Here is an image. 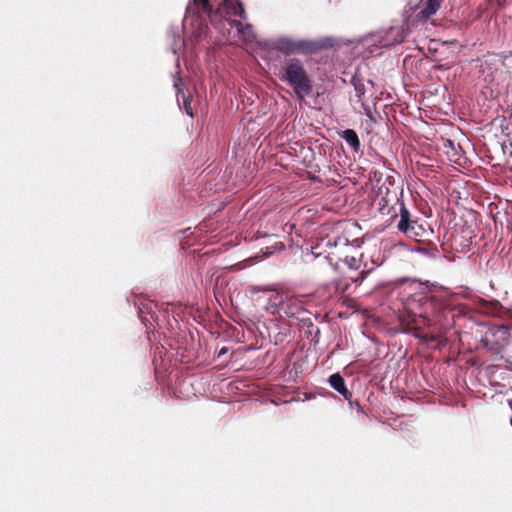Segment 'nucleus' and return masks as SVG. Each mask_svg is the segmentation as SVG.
Listing matches in <instances>:
<instances>
[{
  "label": "nucleus",
  "mask_w": 512,
  "mask_h": 512,
  "mask_svg": "<svg viewBox=\"0 0 512 512\" xmlns=\"http://www.w3.org/2000/svg\"><path fill=\"white\" fill-rule=\"evenodd\" d=\"M424 293L419 292L408 296L402 301V309L399 313V320L405 332L413 331L415 338L423 343L438 342L443 344L441 333H424L422 323L424 321Z\"/></svg>",
  "instance_id": "obj_1"
},
{
  "label": "nucleus",
  "mask_w": 512,
  "mask_h": 512,
  "mask_svg": "<svg viewBox=\"0 0 512 512\" xmlns=\"http://www.w3.org/2000/svg\"><path fill=\"white\" fill-rule=\"evenodd\" d=\"M374 189L373 205L382 215L397 218L401 204H404L402 186L396 183L393 176H387L384 180L378 179Z\"/></svg>",
  "instance_id": "obj_2"
},
{
  "label": "nucleus",
  "mask_w": 512,
  "mask_h": 512,
  "mask_svg": "<svg viewBox=\"0 0 512 512\" xmlns=\"http://www.w3.org/2000/svg\"><path fill=\"white\" fill-rule=\"evenodd\" d=\"M280 80L289 84L295 94L303 99L313 89V82L303 62L298 58H289L284 61Z\"/></svg>",
  "instance_id": "obj_3"
},
{
  "label": "nucleus",
  "mask_w": 512,
  "mask_h": 512,
  "mask_svg": "<svg viewBox=\"0 0 512 512\" xmlns=\"http://www.w3.org/2000/svg\"><path fill=\"white\" fill-rule=\"evenodd\" d=\"M424 321L422 323V330L424 328H433L436 333L441 329L443 320L450 312L446 302L438 297L424 293Z\"/></svg>",
  "instance_id": "obj_4"
},
{
  "label": "nucleus",
  "mask_w": 512,
  "mask_h": 512,
  "mask_svg": "<svg viewBox=\"0 0 512 512\" xmlns=\"http://www.w3.org/2000/svg\"><path fill=\"white\" fill-rule=\"evenodd\" d=\"M397 217V229L408 238L422 241V238L428 236L429 227L426 222L413 215L405 204H401Z\"/></svg>",
  "instance_id": "obj_5"
},
{
  "label": "nucleus",
  "mask_w": 512,
  "mask_h": 512,
  "mask_svg": "<svg viewBox=\"0 0 512 512\" xmlns=\"http://www.w3.org/2000/svg\"><path fill=\"white\" fill-rule=\"evenodd\" d=\"M335 40L330 37L320 39H298V54L311 55L330 48L334 45Z\"/></svg>",
  "instance_id": "obj_6"
},
{
  "label": "nucleus",
  "mask_w": 512,
  "mask_h": 512,
  "mask_svg": "<svg viewBox=\"0 0 512 512\" xmlns=\"http://www.w3.org/2000/svg\"><path fill=\"white\" fill-rule=\"evenodd\" d=\"M297 45L298 39L290 37H280L274 42V48L285 55L298 54Z\"/></svg>",
  "instance_id": "obj_7"
},
{
  "label": "nucleus",
  "mask_w": 512,
  "mask_h": 512,
  "mask_svg": "<svg viewBox=\"0 0 512 512\" xmlns=\"http://www.w3.org/2000/svg\"><path fill=\"white\" fill-rule=\"evenodd\" d=\"M328 381L334 390L340 393L345 400L352 404V393L347 389L344 378L339 373L332 374Z\"/></svg>",
  "instance_id": "obj_8"
},
{
  "label": "nucleus",
  "mask_w": 512,
  "mask_h": 512,
  "mask_svg": "<svg viewBox=\"0 0 512 512\" xmlns=\"http://www.w3.org/2000/svg\"><path fill=\"white\" fill-rule=\"evenodd\" d=\"M443 0H427L424 8L417 14L419 19L427 20L440 9Z\"/></svg>",
  "instance_id": "obj_9"
},
{
  "label": "nucleus",
  "mask_w": 512,
  "mask_h": 512,
  "mask_svg": "<svg viewBox=\"0 0 512 512\" xmlns=\"http://www.w3.org/2000/svg\"><path fill=\"white\" fill-rule=\"evenodd\" d=\"M227 9V14L246 19V12L240 0H223Z\"/></svg>",
  "instance_id": "obj_10"
},
{
  "label": "nucleus",
  "mask_w": 512,
  "mask_h": 512,
  "mask_svg": "<svg viewBox=\"0 0 512 512\" xmlns=\"http://www.w3.org/2000/svg\"><path fill=\"white\" fill-rule=\"evenodd\" d=\"M340 136L355 152L360 150L361 143L357 133L353 129H346L342 131Z\"/></svg>",
  "instance_id": "obj_11"
},
{
  "label": "nucleus",
  "mask_w": 512,
  "mask_h": 512,
  "mask_svg": "<svg viewBox=\"0 0 512 512\" xmlns=\"http://www.w3.org/2000/svg\"><path fill=\"white\" fill-rule=\"evenodd\" d=\"M351 83L354 87L355 94H356L357 98H359L361 100L366 93V88H365V84H364L363 80L360 77H358L357 75H354L352 77Z\"/></svg>",
  "instance_id": "obj_12"
},
{
  "label": "nucleus",
  "mask_w": 512,
  "mask_h": 512,
  "mask_svg": "<svg viewBox=\"0 0 512 512\" xmlns=\"http://www.w3.org/2000/svg\"><path fill=\"white\" fill-rule=\"evenodd\" d=\"M230 25L232 27H235L238 30L239 34L243 35L244 37L249 35L251 32V25H249V24L244 25L242 22H240L238 20H232L230 22Z\"/></svg>",
  "instance_id": "obj_13"
},
{
  "label": "nucleus",
  "mask_w": 512,
  "mask_h": 512,
  "mask_svg": "<svg viewBox=\"0 0 512 512\" xmlns=\"http://www.w3.org/2000/svg\"><path fill=\"white\" fill-rule=\"evenodd\" d=\"M388 35L395 36L394 40L390 43H401L404 40V31L402 28L393 27L389 30Z\"/></svg>",
  "instance_id": "obj_14"
},
{
  "label": "nucleus",
  "mask_w": 512,
  "mask_h": 512,
  "mask_svg": "<svg viewBox=\"0 0 512 512\" xmlns=\"http://www.w3.org/2000/svg\"><path fill=\"white\" fill-rule=\"evenodd\" d=\"M194 4L201 7V11L204 13H210L212 11L210 0H194Z\"/></svg>",
  "instance_id": "obj_15"
},
{
  "label": "nucleus",
  "mask_w": 512,
  "mask_h": 512,
  "mask_svg": "<svg viewBox=\"0 0 512 512\" xmlns=\"http://www.w3.org/2000/svg\"><path fill=\"white\" fill-rule=\"evenodd\" d=\"M299 310H300V307L296 304V302L291 301L290 303L287 304L285 313L290 317H294L297 315Z\"/></svg>",
  "instance_id": "obj_16"
},
{
  "label": "nucleus",
  "mask_w": 512,
  "mask_h": 512,
  "mask_svg": "<svg viewBox=\"0 0 512 512\" xmlns=\"http://www.w3.org/2000/svg\"><path fill=\"white\" fill-rule=\"evenodd\" d=\"M184 109L188 115L193 116V112H192V108H191V101L185 97H184Z\"/></svg>",
  "instance_id": "obj_17"
},
{
  "label": "nucleus",
  "mask_w": 512,
  "mask_h": 512,
  "mask_svg": "<svg viewBox=\"0 0 512 512\" xmlns=\"http://www.w3.org/2000/svg\"><path fill=\"white\" fill-rule=\"evenodd\" d=\"M368 272L366 271H362L361 274H360V277L356 278L354 281L357 282L359 280H363L365 278V276L367 275Z\"/></svg>",
  "instance_id": "obj_18"
},
{
  "label": "nucleus",
  "mask_w": 512,
  "mask_h": 512,
  "mask_svg": "<svg viewBox=\"0 0 512 512\" xmlns=\"http://www.w3.org/2000/svg\"><path fill=\"white\" fill-rule=\"evenodd\" d=\"M362 107L365 110V114L369 116L371 114L370 108L366 106L364 103H362Z\"/></svg>",
  "instance_id": "obj_19"
},
{
  "label": "nucleus",
  "mask_w": 512,
  "mask_h": 512,
  "mask_svg": "<svg viewBox=\"0 0 512 512\" xmlns=\"http://www.w3.org/2000/svg\"><path fill=\"white\" fill-rule=\"evenodd\" d=\"M228 351V349L226 347H223L220 349V351L218 352V356H222L224 354H226Z\"/></svg>",
  "instance_id": "obj_20"
},
{
  "label": "nucleus",
  "mask_w": 512,
  "mask_h": 512,
  "mask_svg": "<svg viewBox=\"0 0 512 512\" xmlns=\"http://www.w3.org/2000/svg\"><path fill=\"white\" fill-rule=\"evenodd\" d=\"M492 305L495 309L501 308V303L499 301H494Z\"/></svg>",
  "instance_id": "obj_21"
},
{
  "label": "nucleus",
  "mask_w": 512,
  "mask_h": 512,
  "mask_svg": "<svg viewBox=\"0 0 512 512\" xmlns=\"http://www.w3.org/2000/svg\"><path fill=\"white\" fill-rule=\"evenodd\" d=\"M357 263V260L355 258H351V261L349 262L350 267H354Z\"/></svg>",
  "instance_id": "obj_22"
},
{
  "label": "nucleus",
  "mask_w": 512,
  "mask_h": 512,
  "mask_svg": "<svg viewBox=\"0 0 512 512\" xmlns=\"http://www.w3.org/2000/svg\"><path fill=\"white\" fill-rule=\"evenodd\" d=\"M444 146L447 147H452L453 146V142L451 140H446L445 143H444Z\"/></svg>",
  "instance_id": "obj_23"
},
{
  "label": "nucleus",
  "mask_w": 512,
  "mask_h": 512,
  "mask_svg": "<svg viewBox=\"0 0 512 512\" xmlns=\"http://www.w3.org/2000/svg\"><path fill=\"white\" fill-rule=\"evenodd\" d=\"M338 240H339V241H341V240H342V238H338ZM343 241H345V243H347V242H348V239H343Z\"/></svg>",
  "instance_id": "obj_24"
}]
</instances>
